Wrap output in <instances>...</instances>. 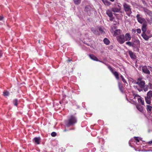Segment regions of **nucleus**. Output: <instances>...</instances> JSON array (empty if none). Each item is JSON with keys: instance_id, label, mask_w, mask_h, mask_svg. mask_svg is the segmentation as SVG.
Listing matches in <instances>:
<instances>
[{"instance_id": "obj_36", "label": "nucleus", "mask_w": 152, "mask_h": 152, "mask_svg": "<svg viewBox=\"0 0 152 152\" xmlns=\"http://www.w3.org/2000/svg\"><path fill=\"white\" fill-rule=\"evenodd\" d=\"M56 134H56V133L55 132H53L51 134V135L52 137H53L56 136Z\"/></svg>"}, {"instance_id": "obj_11", "label": "nucleus", "mask_w": 152, "mask_h": 152, "mask_svg": "<svg viewBox=\"0 0 152 152\" xmlns=\"http://www.w3.org/2000/svg\"><path fill=\"white\" fill-rule=\"evenodd\" d=\"M129 53L130 57L133 59H135L136 58L134 53L131 50L129 51Z\"/></svg>"}, {"instance_id": "obj_8", "label": "nucleus", "mask_w": 152, "mask_h": 152, "mask_svg": "<svg viewBox=\"0 0 152 152\" xmlns=\"http://www.w3.org/2000/svg\"><path fill=\"white\" fill-rule=\"evenodd\" d=\"M93 11V9L91 6H87L85 7V11L88 13H90L91 12Z\"/></svg>"}, {"instance_id": "obj_43", "label": "nucleus", "mask_w": 152, "mask_h": 152, "mask_svg": "<svg viewBox=\"0 0 152 152\" xmlns=\"http://www.w3.org/2000/svg\"><path fill=\"white\" fill-rule=\"evenodd\" d=\"M3 18L2 16H0V20H2Z\"/></svg>"}, {"instance_id": "obj_12", "label": "nucleus", "mask_w": 152, "mask_h": 152, "mask_svg": "<svg viewBox=\"0 0 152 152\" xmlns=\"http://www.w3.org/2000/svg\"><path fill=\"white\" fill-rule=\"evenodd\" d=\"M144 12L146 14L151 16H152V12L147 9L144 8H143Z\"/></svg>"}, {"instance_id": "obj_54", "label": "nucleus", "mask_w": 152, "mask_h": 152, "mask_svg": "<svg viewBox=\"0 0 152 152\" xmlns=\"http://www.w3.org/2000/svg\"><path fill=\"white\" fill-rule=\"evenodd\" d=\"M110 20H113V19H111H111H110Z\"/></svg>"}, {"instance_id": "obj_26", "label": "nucleus", "mask_w": 152, "mask_h": 152, "mask_svg": "<svg viewBox=\"0 0 152 152\" xmlns=\"http://www.w3.org/2000/svg\"><path fill=\"white\" fill-rule=\"evenodd\" d=\"M9 94V93L7 91H4L3 92V95L5 96H8Z\"/></svg>"}, {"instance_id": "obj_25", "label": "nucleus", "mask_w": 152, "mask_h": 152, "mask_svg": "<svg viewBox=\"0 0 152 152\" xmlns=\"http://www.w3.org/2000/svg\"><path fill=\"white\" fill-rule=\"evenodd\" d=\"M104 43L107 45H108L110 41L107 38H105L103 40Z\"/></svg>"}, {"instance_id": "obj_23", "label": "nucleus", "mask_w": 152, "mask_h": 152, "mask_svg": "<svg viewBox=\"0 0 152 152\" xmlns=\"http://www.w3.org/2000/svg\"><path fill=\"white\" fill-rule=\"evenodd\" d=\"M74 4L75 5H78L80 4L81 2V0H73Z\"/></svg>"}, {"instance_id": "obj_35", "label": "nucleus", "mask_w": 152, "mask_h": 152, "mask_svg": "<svg viewBox=\"0 0 152 152\" xmlns=\"http://www.w3.org/2000/svg\"><path fill=\"white\" fill-rule=\"evenodd\" d=\"M108 68L113 73L114 72L113 69L110 66H109Z\"/></svg>"}, {"instance_id": "obj_9", "label": "nucleus", "mask_w": 152, "mask_h": 152, "mask_svg": "<svg viewBox=\"0 0 152 152\" xmlns=\"http://www.w3.org/2000/svg\"><path fill=\"white\" fill-rule=\"evenodd\" d=\"M142 71L147 74H150V72L148 68L146 66H144L142 67Z\"/></svg>"}, {"instance_id": "obj_30", "label": "nucleus", "mask_w": 152, "mask_h": 152, "mask_svg": "<svg viewBox=\"0 0 152 152\" xmlns=\"http://www.w3.org/2000/svg\"><path fill=\"white\" fill-rule=\"evenodd\" d=\"M13 103L15 106H17L18 103V101L17 99H15L13 101Z\"/></svg>"}, {"instance_id": "obj_28", "label": "nucleus", "mask_w": 152, "mask_h": 152, "mask_svg": "<svg viewBox=\"0 0 152 152\" xmlns=\"http://www.w3.org/2000/svg\"><path fill=\"white\" fill-rule=\"evenodd\" d=\"M138 101L139 102H140L142 104V105H144V102L141 99L139 98L138 99Z\"/></svg>"}, {"instance_id": "obj_5", "label": "nucleus", "mask_w": 152, "mask_h": 152, "mask_svg": "<svg viewBox=\"0 0 152 152\" xmlns=\"http://www.w3.org/2000/svg\"><path fill=\"white\" fill-rule=\"evenodd\" d=\"M136 84L139 85V86L141 88L144 87V86L145 85V82L141 78H138L137 80V82H136Z\"/></svg>"}, {"instance_id": "obj_27", "label": "nucleus", "mask_w": 152, "mask_h": 152, "mask_svg": "<svg viewBox=\"0 0 152 152\" xmlns=\"http://www.w3.org/2000/svg\"><path fill=\"white\" fill-rule=\"evenodd\" d=\"M145 100L147 103L148 104H150L151 103L150 99H148L146 97H145Z\"/></svg>"}, {"instance_id": "obj_53", "label": "nucleus", "mask_w": 152, "mask_h": 152, "mask_svg": "<svg viewBox=\"0 0 152 152\" xmlns=\"http://www.w3.org/2000/svg\"><path fill=\"white\" fill-rule=\"evenodd\" d=\"M149 84L150 85V86H151V83H149Z\"/></svg>"}, {"instance_id": "obj_57", "label": "nucleus", "mask_w": 152, "mask_h": 152, "mask_svg": "<svg viewBox=\"0 0 152 152\" xmlns=\"http://www.w3.org/2000/svg\"><path fill=\"white\" fill-rule=\"evenodd\" d=\"M39 43H40V40H39Z\"/></svg>"}, {"instance_id": "obj_49", "label": "nucleus", "mask_w": 152, "mask_h": 152, "mask_svg": "<svg viewBox=\"0 0 152 152\" xmlns=\"http://www.w3.org/2000/svg\"><path fill=\"white\" fill-rule=\"evenodd\" d=\"M98 61H99V62H101L103 63V62H102V61H99V60H98Z\"/></svg>"}, {"instance_id": "obj_3", "label": "nucleus", "mask_w": 152, "mask_h": 152, "mask_svg": "<svg viewBox=\"0 0 152 152\" xmlns=\"http://www.w3.org/2000/svg\"><path fill=\"white\" fill-rule=\"evenodd\" d=\"M140 45V42L139 40H136L132 42V47L134 48V51H138L139 49L138 48Z\"/></svg>"}, {"instance_id": "obj_20", "label": "nucleus", "mask_w": 152, "mask_h": 152, "mask_svg": "<svg viewBox=\"0 0 152 152\" xmlns=\"http://www.w3.org/2000/svg\"><path fill=\"white\" fill-rule=\"evenodd\" d=\"M152 96V91H150L147 94L146 97L148 99H151Z\"/></svg>"}, {"instance_id": "obj_31", "label": "nucleus", "mask_w": 152, "mask_h": 152, "mask_svg": "<svg viewBox=\"0 0 152 152\" xmlns=\"http://www.w3.org/2000/svg\"><path fill=\"white\" fill-rule=\"evenodd\" d=\"M126 44L128 45L129 46H130L132 47V42H126Z\"/></svg>"}, {"instance_id": "obj_42", "label": "nucleus", "mask_w": 152, "mask_h": 152, "mask_svg": "<svg viewBox=\"0 0 152 152\" xmlns=\"http://www.w3.org/2000/svg\"><path fill=\"white\" fill-rule=\"evenodd\" d=\"M143 3L144 4H146V2L145 1V0H142Z\"/></svg>"}, {"instance_id": "obj_41", "label": "nucleus", "mask_w": 152, "mask_h": 152, "mask_svg": "<svg viewBox=\"0 0 152 152\" xmlns=\"http://www.w3.org/2000/svg\"><path fill=\"white\" fill-rule=\"evenodd\" d=\"M136 30L135 29H133L132 30V31L133 33H135L136 32Z\"/></svg>"}, {"instance_id": "obj_39", "label": "nucleus", "mask_w": 152, "mask_h": 152, "mask_svg": "<svg viewBox=\"0 0 152 152\" xmlns=\"http://www.w3.org/2000/svg\"><path fill=\"white\" fill-rule=\"evenodd\" d=\"M135 138V140H137L138 142H139V140L138 139V137H134Z\"/></svg>"}, {"instance_id": "obj_37", "label": "nucleus", "mask_w": 152, "mask_h": 152, "mask_svg": "<svg viewBox=\"0 0 152 152\" xmlns=\"http://www.w3.org/2000/svg\"><path fill=\"white\" fill-rule=\"evenodd\" d=\"M93 33L96 34H98V31L96 30H94L93 31Z\"/></svg>"}, {"instance_id": "obj_2", "label": "nucleus", "mask_w": 152, "mask_h": 152, "mask_svg": "<svg viewBox=\"0 0 152 152\" xmlns=\"http://www.w3.org/2000/svg\"><path fill=\"white\" fill-rule=\"evenodd\" d=\"M123 7L124 9L126 12V14L129 16H130L132 13L130 6L126 3H124L123 4Z\"/></svg>"}, {"instance_id": "obj_21", "label": "nucleus", "mask_w": 152, "mask_h": 152, "mask_svg": "<svg viewBox=\"0 0 152 152\" xmlns=\"http://www.w3.org/2000/svg\"><path fill=\"white\" fill-rule=\"evenodd\" d=\"M104 4L107 6H109L111 4L107 0H102Z\"/></svg>"}, {"instance_id": "obj_32", "label": "nucleus", "mask_w": 152, "mask_h": 152, "mask_svg": "<svg viewBox=\"0 0 152 152\" xmlns=\"http://www.w3.org/2000/svg\"><path fill=\"white\" fill-rule=\"evenodd\" d=\"M99 32H101V34H104V32L103 31L102 28L101 27H99Z\"/></svg>"}, {"instance_id": "obj_45", "label": "nucleus", "mask_w": 152, "mask_h": 152, "mask_svg": "<svg viewBox=\"0 0 152 152\" xmlns=\"http://www.w3.org/2000/svg\"><path fill=\"white\" fill-rule=\"evenodd\" d=\"M151 143H152V140L148 142V144H151Z\"/></svg>"}, {"instance_id": "obj_7", "label": "nucleus", "mask_w": 152, "mask_h": 152, "mask_svg": "<svg viewBox=\"0 0 152 152\" xmlns=\"http://www.w3.org/2000/svg\"><path fill=\"white\" fill-rule=\"evenodd\" d=\"M138 21L140 23H143L144 22H146L145 19L140 17V15L138 14L136 16Z\"/></svg>"}, {"instance_id": "obj_40", "label": "nucleus", "mask_w": 152, "mask_h": 152, "mask_svg": "<svg viewBox=\"0 0 152 152\" xmlns=\"http://www.w3.org/2000/svg\"><path fill=\"white\" fill-rule=\"evenodd\" d=\"M148 69L150 70L151 71H152V68L150 66H148Z\"/></svg>"}, {"instance_id": "obj_10", "label": "nucleus", "mask_w": 152, "mask_h": 152, "mask_svg": "<svg viewBox=\"0 0 152 152\" xmlns=\"http://www.w3.org/2000/svg\"><path fill=\"white\" fill-rule=\"evenodd\" d=\"M147 26V22H144L142 27V33H145L146 31V27Z\"/></svg>"}, {"instance_id": "obj_13", "label": "nucleus", "mask_w": 152, "mask_h": 152, "mask_svg": "<svg viewBox=\"0 0 152 152\" xmlns=\"http://www.w3.org/2000/svg\"><path fill=\"white\" fill-rule=\"evenodd\" d=\"M136 107L141 112H142L143 110V107L140 104L136 105Z\"/></svg>"}, {"instance_id": "obj_24", "label": "nucleus", "mask_w": 152, "mask_h": 152, "mask_svg": "<svg viewBox=\"0 0 152 152\" xmlns=\"http://www.w3.org/2000/svg\"><path fill=\"white\" fill-rule=\"evenodd\" d=\"M113 74L115 76L116 78L117 79H119V77H118V74L117 72L116 71L114 72L113 73Z\"/></svg>"}, {"instance_id": "obj_48", "label": "nucleus", "mask_w": 152, "mask_h": 152, "mask_svg": "<svg viewBox=\"0 0 152 152\" xmlns=\"http://www.w3.org/2000/svg\"><path fill=\"white\" fill-rule=\"evenodd\" d=\"M110 0L112 2H113V1H114L115 0Z\"/></svg>"}, {"instance_id": "obj_50", "label": "nucleus", "mask_w": 152, "mask_h": 152, "mask_svg": "<svg viewBox=\"0 0 152 152\" xmlns=\"http://www.w3.org/2000/svg\"><path fill=\"white\" fill-rule=\"evenodd\" d=\"M151 22H152V18H151Z\"/></svg>"}, {"instance_id": "obj_19", "label": "nucleus", "mask_w": 152, "mask_h": 152, "mask_svg": "<svg viewBox=\"0 0 152 152\" xmlns=\"http://www.w3.org/2000/svg\"><path fill=\"white\" fill-rule=\"evenodd\" d=\"M34 142L37 144H39L40 143V137H35L34 138Z\"/></svg>"}, {"instance_id": "obj_56", "label": "nucleus", "mask_w": 152, "mask_h": 152, "mask_svg": "<svg viewBox=\"0 0 152 152\" xmlns=\"http://www.w3.org/2000/svg\"><path fill=\"white\" fill-rule=\"evenodd\" d=\"M125 17H126V18H127V16H125Z\"/></svg>"}, {"instance_id": "obj_55", "label": "nucleus", "mask_w": 152, "mask_h": 152, "mask_svg": "<svg viewBox=\"0 0 152 152\" xmlns=\"http://www.w3.org/2000/svg\"><path fill=\"white\" fill-rule=\"evenodd\" d=\"M150 1L151 2H152V0H150Z\"/></svg>"}, {"instance_id": "obj_6", "label": "nucleus", "mask_w": 152, "mask_h": 152, "mask_svg": "<svg viewBox=\"0 0 152 152\" xmlns=\"http://www.w3.org/2000/svg\"><path fill=\"white\" fill-rule=\"evenodd\" d=\"M117 38V40L120 43L123 44L125 41L124 36V35H120L118 36Z\"/></svg>"}, {"instance_id": "obj_34", "label": "nucleus", "mask_w": 152, "mask_h": 152, "mask_svg": "<svg viewBox=\"0 0 152 152\" xmlns=\"http://www.w3.org/2000/svg\"><path fill=\"white\" fill-rule=\"evenodd\" d=\"M121 78L122 79V80L123 81V82H124V83H127L126 81L124 79V77L122 75H121Z\"/></svg>"}, {"instance_id": "obj_29", "label": "nucleus", "mask_w": 152, "mask_h": 152, "mask_svg": "<svg viewBox=\"0 0 152 152\" xmlns=\"http://www.w3.org/2000/svg\"><path fill=\"white\" fill-rule=\"evenodd\" d=\"M152 108V107L150 106L147 105V111H149L151 110V109Z\"/></svg>"}, {"instance_id": "obj_52", "label": "nucleus", "mask_w": 152, "mask_h": 152, "mask_svg": "<svg viewBox=\"0 0 152 152\" xmlns=\"http://www.w3.org/2000/svg\"><path fill=\"white\" fill-rule=\"evenodd\" d=\"M68 61H71V60H68Z\"/></svg>"}, {"instance_id": "obj_46", "label": "nucleus", "mask_w": 152, "mask_h": 152, "mask_svg": "<svg viewBox=\"0 0 152 152\" xmlns=\"http://www.w3.org/2000/svg\"><path fill=\"white\" fill-rule=\"evenodd\" d=\"M2 56V53H0V58Z\"/></svg>"}, {"instance_id": "obj_16", "label": "nucleus", "mask_w": 152, "mask_h": 152, "mask_svg": "<svg viewBox=\"0 0 152 152\" xmlns=\"http://www.w3.org/2000/svg\"><path fill=\"white\" fill-rule=\"evenodd\" d=\"M89 56L90 57V58L92 60L95 61H98V58L95 56H94V55L93 54H91L89 55Z\"/></svg>"}, {"instance_id": "obj_18", "label": "nucleus", "mask_w": 152, "mask_h": 152, "mask_svg": "<svg viewBox=\"0 0 152 152\" xmlns=\"http://www.w3.org/2000/svg\"><path fill=\"white\" fill-rule=\"evenodd\" d=\"M142 36L146 40H147L148 39L149 37L147 36L145 33H142L141 34Z\"/></svg>"}, {"instance_id": "obj_15", "label": "nucleus", "mask_w": 152, "mask_h": 152, "mask_svg": "<svg viewBox=\"0 0 152 152\" xmlns=\"http://www.w3.org/2000/svg\"><path fill=\"white\" fill-rule=\"evenodd\" d=\"M118 86L120 91L122 93L123 92V86L122 83L119 82L118 83Z\"/></svg>"}, {"instance_id": "obj_14", "label": "nucleus", "mask_w": 152, "mask_h": 152, "mask_svg": "<svg viewBox=\"0 0 152 152\" xmlns=\"http://www.w3.org/2000/svg\"><path fill=\"white\" fill-rule=\"evenodd\" d=\"M125 41H128L130 40L131 39V37L129 34L127 33L125 34Z\"/></svg>"}, {"instance_id": "obj_58", "label": "nucleus", "mask_w": 152, "mask_h": 152, "mask_svg": "<svg viewBox=\"0 0 152 152\" xmlns=\"http://www.w3.org/2000/svg\"><path fill=\"white\" fill-rule=\"evenodd\" d=\"M87 45H89V44H87Z\"/></svg>"}, {"instance_id": "obj_33", "label": "nucleus", "mask_w": 152, "mask_h": 152, "mask_svg": "<svg viewBox=\"0 0 152 152\" xmlns=\"http://www.w3.org/2000/svg\"><path fill=\"white\" fill-rule=\"evenodd\" d=\"M143 88V90L144 91H146L148 90V86H147L144 85V87Z\"/></svg>"}, {"instance_id": "obj_47", "label": "nucleus", "mask_w": 152, "mask_h": 152, "mask_svg": "<svg viewBox=\"0 0 152 152\" xmlns=\"http://www.w3.org/2000/svg\"><path fill=\"white\" fill-rule=\"evenodd\" d=\"M140 97L138 95H137L135 96V97Z\"/></svg>"}, {"instance_id": "obj_44", "label": "nucleus", "mask_w": 152, "mask_h": 152, "mask_svg": "<svg viewBox=\"0 0 152 152\" xmlns=\"http://www.w3.org/2000/svg\"><path fill=\"white\" fill-rule=\"evenodd\" d=\"M91 30L93 32V31H94V30L95 29L94 28H92Z\"/></svg>"}, {"instance_id": "obj_17", "label": "nucleus", "mask_w": 152, "mask_h": 152, "mask_svg": "<svg viewBox=\"0 0 152 152\" xmlns=\"http://www.w3.org/2000/svg\"><path fill=\"white\" fill-rule=\"evenodd\" d=\"M112 11L111 10H107L106 12V14L110 18L113 17V14L112 13Z\"/></svg>"}, {"instance_id": "obj_1", "label": "nucleus", "mask_w": 152, "mask_h": 152, "mask_svg": "<svg viewBox=\"0 0 152 152\" xmlns=\"http://www.w3.org/2000/svg\"><path fill=\"white\" fill-rule=\"evenodd\" d=\"M77 122V120L76 118L74 116L72 115L69 119L68 121L66 123V125L67 127H69L70 126L73 125Z\"/></svg>"}, {"instance_id": "obj_22", "label": "nucleus", "mask_w": 152, "mask_h": 152, "mask_svg": "<svg viewBox=\"0 0 152 152\" xmlns=\"http://www.w3.org/2000/svg\"><path fill=\"white\" fill-rule=\"evenodd\" d=\"M121 31V30L120 29L116 30L114 32V34L115 36L116 35H118L120 34Z\"/></svg>"}, {"instance_id": "obj_4", "label": "nucleus", "mask_w": 152, "mask_h": 152, "mask_svg": "<svg viewBox=\"0 0 152 152\" xmlns=\"http://www.w3.org/2000/svg\"><path fill=\"white\" fill-rule=\"evenodd\" d=\"M121 10V7L118 4L111 8V11L114 12L118 13L120 12Z\"/></svg>"}, {"instance_id": "obj_51", "label": "nucleus", "mask_w": 152, "mask_h": 152, "mask_svg": "<svg viewBox=\"0 0 152 152\" xmlns=\"http://www.w3.org/2000/svg\"><path fill=\"white\" fill-rule=\"evenodd\" d=\"M66 129H65L64 130V132H66Z\"/></svg>"}, {"instance_id": "obj_38", "label": "nucleus", "mask_w": 152, "mask_h": 152, "mask_svg": "<svg viewBox=\"0 0 152 152\" xmlns=\"http://www.w3.org/2000/svg\"><path fill=\"white\" fill-rule=\"evenodd\" d=\"M137 33H140L141 32V30L140 29L138 28L137 29Z\"/></svg>"}]
</instances>
